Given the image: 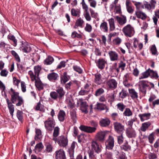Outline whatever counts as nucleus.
I'll return each instance as SVG.
<instances>
[{"mask_svg":"<svg viewBox=\"0 0 159 159\" xmlns=\"http://www.w3.org/2000/svg\"><path fill=\"white\" fill-rule=\"evenodd\" d=\"M28 74L30 75L31 81H35V85L38 90H42L43 88L44 85L42 83L39 78H36V76H34L33 72L31 70L29 71Z\"/></svg>","mask_w":159,"mask_h":159,"instance_id":"1","label":"nucleus"},{"mask_svg":"<svg viewBox=\"0 0 159 159\" xmlns=\"http://www.w3.org/2000/svg\"><path fill=\"white\" fill-rule=\"evenodd\" d=\"M122 31L126 36L129 37L133 36L134 33V29L130 24H128L124 26L122 29Z\"/></svg>","mask_w":159,"mask_h":159,"instance_id":"2","label":"nucleus"},{"mask_svg":"<svg viewBox=\"0 0 159 159\" xmlns=\"http://www.w3.org/2000/svg\"><path fill=\"white\" fill-rule=\"evenodd\" d=\"M106 84L108 88L114 89L117 87V82L115 79L110 78L106 81Z\"/></svg>","mask_w":159,"mask_h":159,"instance_id":"3","label":"nucleus"},{"mask_svg":"<svg viewBox=\"0 0 159 159\" xmlns=\"http://www.w3.org/2000/svg\"><path fill=\"white\" fill-rule=\"evenodd\" d=\"M45 126L48 131H51L55 125V122L53 119L49 118L44 122Z\"/></svg>","mask_w":159,"mask_h":159,"instance_id":"4","label":"nucleus"},{"mask_svg":"<svg viewBox=\"0 0 159 159\" xmlns=\"http://www.w3.org/2000/svg\"><path fill=\"white\" fill-rule=\"evenodd\" d=\"M57 142L59 146L63 147H66L68 143L67 137L62 135L58 137Z\"/></svg>","mask_w":159,"mask_h":159,"instance_id":"5","label":"nucleus"},{"mask_svg":"<svg viewBox=\"0 0 159 159\" xmlns=\"http://www.w3.org/2000/svg\"><path fill=\"white\" fill-rule=\"evenodd\" d=\"M108 131H100L98 132L95 135L96 139L100 142H103L105 140V137Z\"/></svg>","mask_w":159,"mask_h":159,"instance_id":"6","label":"nucleus"},{"mask_svg":"<svg viewBox=\"0 0 159 159\" xmlns=\"http://www.w3.org/2000/svg\"><path fill=\"white\" fill-rule=\"evenodd\" d=\"M143 3L144 7L148 11H150L151 9H153L155 8L156 2L154 0H151L150 2L145 1Z\"/></svg>","mask_w":159,"mask_h":159,"instance_id":"7","label":"nucleus"},{"mask_svg":"<svg viewBox=\"0 0 159 159\" xmlns=\"http://www.w3.org/2000/svg\"><path fill=\"white\" fill-rule=\"evenodd\" d=\"M114 129L118 133L122 134L124 131V126L120 123L115 122L114 123Z\"/></svg>","mask_w":159,"mask_h":159,"instance_id":"8","label":"nucleus"},{"mask_svg":"<svg viewBox=\"0 0 159 159\" xmlns=\"http://www.w3.org/2000/svg\"><path fill=\"white\" fill-rule=\"evenodd\" d=\"M114 142L113 138L111 136H109L108 139L105 142L106 148L112 149L114 146Z\"/></svg>","mask_w":159,"mask_h":159,"instance_id":"9","label":"nucleus"},{"mask_svg":"<svg viewBox=\"0 0 159 159\" xmlns=\"http://www.w3.org/2000/svg\"><path fill=\"white\" fill-rule=\"evenodd\" d=\"M11 101L12 103H15L17 100L22 97L19 96L18 93L12 89H11Z\"/></svg>","mask_w":159,"mask_h":159,"instance_id":"10","label":"nucleus"},{"mask_svg":"<svg viewBox=\"0 0 159 159\" xmlns=\"http://www.w3.org/2000/svg\"><path fill=\"white\" fill-rule=\"evenodd\" d=\"M91 147L92 151H94L96 153L98 154L102 151V147L99 146L98 143L95 141H93L91 143Z\"/></svg>","mask_w":159,"mask_h":159,"instance_id":"11","label":"nucleus"},{"mask_svg":"<svg viewBox=\"0 0 159 159\" xmlns=\"http://www.w3.org/2000/svg\"><path fill=\"white\" fill-rule=\"evenodd\" d=\"M79 129L82 131L89 133L94 132L96 130V128L95 127H92L84 125H80Z\"/></svg>","mask_w":159,"mask_h":159,"instance_id":"12","label":"nucleus"},{"mask_svg":"<svg viewBox=\"0 0 159 159\" xmlns=\"http://www.w3.org/2000/svg\"><path fill=\"white\" fill-rule=\"evenodd\" d=\"M126 133L127 136L129 138L135 137L136 133L135 130L132 127H128L126 129Z\"/></svg>","mask_w":159,"mask_h":159,"instance_id":"13","label":"nucleus"},{"mask_svg":"<svg viewBox=\"0 0 159 159\" xmlns=\"http://www.w3.org/2000/svg\"><path fill=\"white\" fill-rule=\"evenodd\" d=\"M56 159H65L66 158L64 151L62 149L57 150L55 152Z\"/></svg>","mask_w":159,"mask_h":159,"instance_id":"14","label":"nucleus"},{"mask_svg":"<svg viewBox=\"0 0 159 159\" xmlns=\"http://www.w3.org/2000/svg\"><path fill=\"white\" fill-rule=\"evenodd\" d=\"M107 63V60L105 59L101 58L99 59L96 63L97 66L100 69H103Z\"/></svg>","mask_w":159,"mask_h":159,"instance_id":"15","label":"nucleus"},{"mask_svg":"<svg viewBox=\"0 0 159 159\" xmlns=\"http://www.w3.org/2000/svg\"><path fill=\"white\" fill-rule=\"evenodd\" d=\"M31 48L30 45L27 42L23 43L20 47V50L23 52L25 53L29 52L31 50Z\"/></svg>","mask_w":159,"mask_h":159,"instance_id":"16","label":"nucleus"},{"mask_svg":"<svg viewBox=\"0 0 159 159\" xmlns=\"http://www.w3.org/2000/svg\"><path fill=\"white\" fill-rule=\"evenodd\" d=\"M135 14L138 18L141 19L143 20H145L147 17L146 14L140 10L136 11Z\"/></svg>","mask_w":159,"mask_h":159,"instance_id":"17","label":"nucleus"},{"mask_svg":"<svg viewBox=\"0 0 159 159\" xmlns=\"http://www.w3.org/2000/svg\"><path fill=\"white\" fill-rule=\"evenodd\" d=\"M130 97L134 100H137L138 98V93L133 89H128Z\"/></svg>","mask_w":159,"mask_h":159,"instance_id":"18","label":"nucleus"},{"mask_svg":"<svg viewBox=\"0 0 159 159\" xmlns=\"http://www.w3.org/2000/svg\"><path fill=\"white\" fill-rule=\"evenodd\" d=\"M115 18L118 24L121 26L124 25L127 22L126 17L124 16H123L122 17L116 16Z\"/></svg>","mask_w":159,"mask_h":159,"instance_id":"19","label":"nucleus"},{"mask_svg":"<svg viewBox=\"0 0 159 159\" xmlns=\"http://www.w3.org/2000/svg\"><path fill=\"white\" fill-rule=\"evenodd\" d=\"M6 100L10 113L12 117L15 110L14 106L12 104V103L8 98H6Z\"/></svg>","mask_w":159,"mask_h":159,"instance_id":"20","label":"nucleus"},{"mask_svg":"<svg viewBox=\"0 0 159 159\" xmlns=\"http://www.w3.org/2000/svg\"><path fill=\"white\" fill-rule=\"evenodd\" d=\"M108 54L111 61H117L118 59V54L116 52L110 51L108 52Z\"/></svg>","mask_w":159,"mask_h":159,"instance_id":"21","label":"nucleus"},{"mask_svg":"<svg viewBox=\"0 0 159 159\" xmlns=\"http://www.w3.org/2000/svg\"><path fill=\"white\" fill-rule=\"evenodd\" d=\"M110 121L107 118H104L101 119L99 121V124L101 126L107 127L109 125Z\"/></svg>","mask_w":159,"mask_h":159,"instance_id":"22","label":"nucleus"},{"mask_svg":"<svg viewBox=\"0 0 159 159\" xmlns=\"http://www.w3.org/2000/svg\"><path fill=\"white\" fill-rule=\"evenodd\" d=\"M56 91L58 96L59 99L61 100L62 99L65 93V91L63 90V88L59 87L57 89Z\"/></svg>","mask_w":159,"mask_h":159,"instance_id":"23","label":"nucleus"},{"mask_svg":"<svg viewBox=\"0 0 159 159\" xmlns=\"http://www.w3.org/2000/svg\"><path fill=\"white\" fill-rule=\"evenodd\" d=\"M151 114L150 113H145L139 115V116L140 117L141 120L143 121L149 118Z\"/></svg>","mask_w":159,"mask_h":159,"instance_id":"24","label":"nucleus"},{"mask_svg":"<svg viewBox=\"0 0 159 159\" xmlns=\"http://www.w3.org/2000/svg\"><path fill=\"white\" fill-rule=\"evenodd\" d=\"M103 79L101 74H98L95 75L94 82L96 84H102L103 81Z\"/></svg>","mask_w":159,"mask_h":159,"instance_id":"25","label":"nucleus"},{"mask_svg":"<svg viewBox=\"0 0 159 159\" xmlns=\"http://www.w3.org/2000/svg\"><path fill=\"white\" fill-rule=\"evenodd\" d=\"M66 102L67 104V107L69 108H72L74 106V102L71 98H67L66 99Z\"/></svg>","mask_w":159,"mask_h":159,"instance_id":"26","label":"nucleus"},{"mask_svg":"<svg viewBox=\"0 0 159 159\" xmlns=\"http://www.w3.org/2000/svg\"><path fill=\"white\" fill-rule=\"evenodd\" d=\"M109 25V29L110 31H113L115 28L114 19L112 18L108 20Z\"/></svg>","mask_w":159,"mask_h":159,"instance_id":"27","label":"nucleus"},{"mask_svg":"<svg viewBox=\"0 0 159 159\" xmlns=\"http://www.w3.org/2000/svg\"><path fill=\"white\" fill-rule=\"evenodd\" d=\"M100 29L101 31L104 32H107L108 31V27L107 23L103 22L101 23L100 25Z\"/></svg>","mask_w":159,"mask_h":159,"instance_id":"28","label":"nucleus"},{"mask_svg":"<svg viewBox=\"0 0 159 159\" xmlns=\"http://www.w3.org/2000/svg\"><path fill=\"white\" fill-rule=\"evenodd\" d=\"M77 143L75 142H73L71 144L70 149L69 150V155L70 157H74L73 153L74 149Z\"/></svg>","mask_w":159,"mask_h":159,"instance_id":"29","label":"nucleus"},{"mask_svg":"<svg viewBox=\"0 0 159 159\" xmlns=\"http://www.w3.org/2000/svg\"><path fill=\"white\" fill-rule=\"evenodd\" d=\"M150 69H149L140 75L139 77V79L140 80L147 78L150 76Z\"/></svg>","mask_w":159,"mask_h":159,"instance_id":"30","label":"nucleus"},{"mask_svg":"<svg viewBox=\"0 0 159 159\" xmlns=\"http://www.w3.org/2000/svg\"><path fill=\"white\" fill-rule=\"evenodd\" d=\"M70 12L71 15L73 16L77 17H79L80 16V11L78 9L72 8Z\"/></svg>","mask_w":159,"mask_h":159,"instance_id":"31","label":"nucleus"},{"mask_svg":"<svg viewBox=\"0 0 159 159\" xmlns=\"http://www.w3.org/2000/svg\"><path fill=\"white\" fill-rule=\"evenodd\" d=\"M84 23V21L81 18H80L77 20L75 23L74 28H77L78 27H82Z\"/></svg>","mask_w":159,"mask_h":159,"instance_id":"32","label":"nucleus"},{"mask_svg":"<svg viewBox=\"0 0 159 159\" xmlns=\"http://www.w3.org/2000/svg\"><path fill=\"white\" fill-rule=\"evenodd\" d=\"M41 70V67L40 66L37 65L35 66L34 67V70L35 75L34 76H36V78L39 77V73Z\"/></svg>","mask_w":159,"mask_h":159,"instance_id":"33","label":"nucleus"},{"mask_svg":"<svg viewBox=\"0 0 159 159\" xmlns=\"http://www.w3.org/2000/svg\"><path fill=\"white\" fill-rule=\"evenodd\" d=\"M80 110L82 112H84L85 114L88 113V105L86 102L80 106Z\"/></svg>","mask_w":159,"mask_h":159,"instance_id":"34","label":"nucleus"},{"mask_svg":"<svg viewBox=\"0 0 159 159\" xmlns=\"http://www.w3.org/2000/svg\"><path fill=\"white\" fill-rule=\"evenodd\" d=\"M54 61L53 58L50 56H48L44 60V63L45 65H49L52 64Z\"/></svg>","mask_w":159,"mask_h":159,"instance_id":"35","label":"nucleus"},{"mask_svg":"<svg viewBox=\"0 0 159 159\" xmlns=\"http://www.w3.org/2000/svg\"><path fill=\"white\" fill-rule=\"evenodd\" d=\"M65 116V113L64 111H60L58 115L59 120L61 121H63L64 120Z\"/></svg>","mask_w":159,"mask_h":159,"instance_id":"36","label":"nucleus"},{"mask_svg":"<svg viewBox=\"0 0 159 159\" xmlns=\"http://www.w3.org/2000/svg\"><path fill=\"white\" fill-rule=\"evenodd\" d=\"M121 149L125 151H127L130 150L131 147L128 144L127 142H126L121 146Z\"/></svg>","mask_w":159,"mask_h":159,"instance_id":"37","label":"nucleus"},{"mask_svg":"<svg viewBox=\"0 0 159 159\" xmlns=\"http://www.w3.org/2000/svg\"><path fill=\"white\" fill-rule=\"evenodd\" d=\"M58 76L57 74L53 73L49 74L48 75V78L50 80H55L57 79Z\"/></svg>","mask_w":159,"mask_h":159,"instance_id":"38","label":"nucleus"},{"mask_svg":"<svg viewBox=\"0 0 159 159\" xmlns=\"http://www.w3.org/2000/svg\"><path fill=\"white\" fill-rule=\"evenodd\" d=\"M69 76L67 75V73L65 72L61 77V82L62 83L65 84L69 80Z\"/></svg>","mask_w":159,"mask_h":159,"instance_id":"39","label":"nucleus"},{"mask_svg":"<svg viewBox=\"0 0 159 159\" xmlns=\"http://www.w3.org/2000/svg\"><path fill=\"white\" fill-rule=\"evenodd\" d=\"M126 6L127 11L129 13H132L134 11V9L132 8L131 3L128 1H126Z\"/></svg>","mask_w":159,"mask_h":159,"instance_id":"40","label":"nucleus"},{"mask_svg":"<svg viewBox=\"0 0 159 159\" xmlns=\"http://www.w3.org/2000/svg\"><path fill=\"white\" fill-rule=\"evenodd\" d=\"M89 157L91 159H97L98 156V154L92 150L89 152Z\"/></svg>","mask_w":159,"mask_h":159,"instance_id":"41","label":"nucleus"},{"mask_svg":"<svg viewBox=\"0 0 159 159\" xmlns=\"http://www.w3.org/2000/svg\"><path fill=\"white\" fill-rule=\"evenodd\" d=\"M150 76L152 78L157 79L159 76L156 71H154L150 69Z\"/></svg>","mask_w":159,"mask_h":159,"instance_id":"42","label":"nucleus"},{"mask_svg":"<svg viewBox=\"0 0 159 159\" xmlns=\"http://www.w3.org/2000/svg\"><path fill=\"white\" fill-rule=\"evenodd\" d=\"M123 115L126 116L130 117L133 115V113L130 109L128 108H126L124 111Z\"/></svg>","mask_w":159,"mask_h":159,"instance_id":"43","label":"nucleus"},{"mask_svg":"<svg viewBox=\"0 0 159 159\" xmlns=\"http://www.w3.org/2000/svg\"><path fill=\"white\" fill-rule=\"evenodd\" d=\"M45 151L47 152H51L52 151L53 147L52 145L48 143H47L45 144Z\"/></svg>","mask_w":159,"mask_h":159,"instance_id":"44","label":"nucleus"},{"mask_svg":"<svg viewBox=\"0 0 159 159\" xmlns=\"http://www.w3.org/2000/svg\"><path fill=\"white\" fill-rule=\"evenodd\" d=\"M89 11L91 13V16L93 18H94L97 20H99V16L98 14L92 8H90Z\"/></svg>","mask_w":159,"mask_h":159,"instance_id":"45","label":"nucleus"},{"mask_svg":"<svg viewBox=\"0 0 159 159\" xmlns=\"http://www.w3.org/2000/svg\"><path fill=\"white\" fill-rule=\"evenodd\" d=\"M35 133L36 135L35 137V139H39L42 138V133L40 129H36Z\"/></svg>","mask_w":159,"mask_h":159,"instance_id":"46","label":"nucleus"},{"mask_svg":"<svg viewBox=\"0 0 159 159\" xmlns=\"http://www.w3.org/2000/svg\"><path fill=\"white\" fill-rule=\"evenodd\" d=\"M104 92V90L102 88L98 89L95 92V95L96 97L99 96Z\"/></svg>","mask_w":159,"mask_h":159,"instance_id":"47","label":"nucleus"},{"mask_svg":"<svg viewBox=\"0 0 159 159\" xmlns=\"http://www.w3.org/2000/svg\"><path fill=\"white\" fill-rule=\"evenodd\" d=\"M150 125V123L149 122H145L143 123L141 128V131H145Z\"/></svg>","mask_w":159,"mask_h":159,"instance_id":"48","label":"nucleus"},{"mask_svg":"<svg viewBox=\"0 0 159 159\" xmlns=\"http://www.w3.org/2000/svg\"><path fill=\"white\" fill-rule=\"evenodd\" d=\"M8 38L9 39L13 41L14 43L13 46L16 47L17 44V40L15 36L12 34H9L8 35Z\"/></svg>","mask_w":159,"mask_h":159,"instance_id":"49","label":"nucleus"},{"mask_svg":"<svg viewBox=\"0 0 159 159\" xmlns=\"http://www.w3.org/2000/svg\"><path fill=\"white\" fill-rule=\"evenodd\" d=\"M16 106H20L22 105H24V101L22 98H19L17 100L15 103Z\"/></svg>","mask_w":159,"mask_h":159,"instance_id":"50","label":"nucleus"},{"mask_svg":"<svg viewBox=\"0 0 159 159\" xmlns=\"http://www.w3.org/2000/svg\"><path fill=\"white\" fill-rule=\"evenodd\" d=\"M43 146L42 143H39L37 144L35 146V152H39L42 149Z\"/></svg>","mask_w":159,"mask_h":159,"instance_id":"51","label":"nucleus"},{"mask_svg":"<svg viewBox=\"0 0 159 159\" xmlns=\"http://www.w3.org/2000/svg\"><path fill=\"white\" fill-rule=\"evenodd\" d=\"M57 94L56 91H52L50 93V96L52 99L57 100V98L59 99L58 96Z\"/></svg>","mask_w":159,"mask_h":159,"instance_id":"52","label":"nucleus"},{"mask_svg":"<svg viewBox=\"0 0 159 159\" xmlns=\"http://www.w3.org/2000/svg\"><path fill=\"white\" fill-rule=\"evenodd\" d=\"M17 117L18 120L20 121H22L23 120V113L21 111L18 110L16 113Z\"/></svg>","mask_w":159,"mask_h":159,"instance_id":"53","label":"nucleus"},{"mask_svg":"<svg viewBox=\"0 0 159 159\" xmlns=\"http://www.w3.org/2000/svg\"><path fill=\"white\" fill-rule=\"evenodd\" d=\"M134 5L136 7V11H138V10H140L141 9L144 8L143 4V5L141 2H136L134 3Z\"/></svg>","mask_w":159,"mask_h":159,"instance_id":"54","label":"nucleus"},{"mask_svg":"<svg viewBox=\"0 0 159 159\" xmlns=\"http://www.w3.org/2000/svg\"><path fill=\"white\" fill-rule=\"evenodd\" d=\"M117 108L121 111H123L125 108V106L121 102L119 103L116 105Z\"/></svg>","mask_w":159,"mask_h":159,"instance_id":"55","label":"nucleus"},{"mask_svg":"<svg viewBox=\"0 0 159 159\" xmlns=\"http://www.w3.org/2000/svg\"><path fill=\"white\" fill-rule=\"evenodd\" d=\"M85 31L89 33L91 32L92 30V27L91 25L88 23H86L84 27Z\"/></svg>","mask_w":159,"mask_h":159,"instance_id":"56","label":"nucleus"},{"mask_svg":"<svg viewBox=\"0 0 159 159\" xmlns=\"http://www.w3.org/2000/svg\"><path fill=\"white\" fill-rule=\"evenodd\" d=\"M83 15L87 21H90L91 20V18L89 11L84 12Z\"/></svg>","mask_w":159,"mask_h":159,"instance_id":"57","label":"nucleus"},{"mask_svg":"<svg viewBox=\"0 0 159 159\" xmlns=\"http://www.w3.org/2000/svg\"><path fill=\"white\" fill-rule=\"evenodd\" d=\"M97 107L98 109L100 110H104L106 108L105 105L98 102L97 104Z\"/></svg>","mask_w":159,"mask_h":159,"instance_id":"58","label":"nucleus"},{"mask_svg":"<svg viewBox=\"0 0 159 159\" xmlns=\"http://www.w3.org/2000/svg\"><path fill=\"white\" fill-rule=\"evenodd\" d=\"M60 129L58 127H55L54 130L53 136L55 137H57L59 134Z\"/></svg>","mask_w":159,"mask_h":159,"instance_id":"59","label":"nucleus"},{"mask_svg":"<svg viewBox=\"0 0 159 159\" xmlns=\"http://www.w3.org/2000/svg\"><path fill=\"white\" fill-rule=\"evenodd\" d=\"M115 96L114 93H111L107 97L108 101L111 102L114 101L115 100Z\"/></svg>","mask_w":159,"mask_h":159,"instance_id":"60","label":"nucleus"},{"mask_svg":"<svg viewBox=\"0 0 159 159\" xmlns=\"http://www.w3.org/2000/svg\"><path fill=\"white\" fill-rule=\"evenodd\" d=\"M91 7L95 8L97 5V2L95 0H88Z\"/></svg>","mask_w":159,"mask_h":159,"instance_id":"61","label":"nucleus"},{"mask_svg":"<svg viewBox=\"0 0 159 159\" xmlns=\"http://www.w3.org/2000/svg\"><path fill=\"white\" fill-rule=\"evenodd\" d=\"M82 4L83 8L84 10V12L88 11V7L85 2L84 0H82L81 3Z\"/></svg>","mask_w":159,"mask_h":159,"instance_id":"62","label":"nucleus"},{"mask_svg":"<svg viewBox=\"0 0 159 159\" xmlns=\"http://www.w3.org/2000/svg\"><path fill=\"white\" fill-rule=\"evenodd\" d=\"M20 82V80L17 79L16 77H14L13 78V84L18 88L19 86V84Z\"/></svg>","mask_w":159,"mask_h":159,"instance_id":"63","label":"nucleus"},{"mask_svg":"<svg viewBox=\"0 0 159 159\" xmlns=\"http://www.w3.org/2000/svg\"><path fill=\"white\" fill-rule=\"evenodd\" d=\"M152 53L154 55H157V51L155 45H152L151 48Z\"/></svg>","mask_w":159,"mask_h":159,"instance_id":"64","label":"nucleus"}]
</instances>
